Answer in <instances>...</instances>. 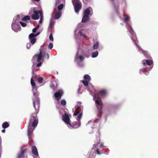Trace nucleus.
<instances>
[{
  "label": "nucleus",
  "mask_w": 158,
  "mask_h": 158,
  "mask_svg": "<svg viewBox=\"0 0 158 158\" xmlns=\"http://www.w3.org/2000/svg\"><path fill=\"white\" fill-rule=\"evenodd\" d=\"M142 71L143 73L146 75H148V72L147 70L146 69H143L141 70Z\"/></svg>",
  "instance_id": "nucleus-33"
},
{
  "label": "nucleus",
  "mask_w": 158,
  "mask_h": 158,
  "mask_svg": "<svg viewBox=\"0 0 158 158\" xmlns=\"http://www.w3.org/2000/svg\"><path fill=\"white\" fill-rule=\"evenodd\" d=\"M39 63L38 64H37L36 65L37 67H39L42 64V63L40 62V61Z\"/></svg>",
  "instance_id": "nucleus-47"
},
{
  "label": "nucleus",
  "mask_w": 158,
  "mask_h": 158,
  "mask_svg": "<svg viewBox=\"0 0 158 158\" xmlns=\"http://www.w3.org/2000/svg\"><path fill=\"white\" fill-rule=\"evenodd\" d=\"M98 141H97V142H96V143H95L93 145L94 147L95 148H96L98 145V144H99V143H100V138L99 137L98 138Z\"/></svg>",
  "instance_id": "nucleus-31"
},
{
  "label": "nucleus",
  "mask_w": 158,
  "mask_h": 158,
  "mask_svg": "<svg viewBox=\"0 0 158 158\" xmlns=\"http://www.w3.org/2000/svg\"><path fill=\"white\" fill-rule=\"evenodd\" d=\"M50 87L53 90H56V89L57 87L56 86H55L53 84H52L50 85Z\"/></svg>",
  "instance_id": "nucleus-36"
},
{
  "label": "nucleus",
  "mask_w": 158,
  "mask_h": 158,
  "mask_svg": "<svg viewBox=\"0 0 158 158\" xmlns=\"http://www.w3.org/2000/svg\"><path fill=\"white\" fill-rule=\"evenodd\" d=\"M142 62L144 66H145L146 65L150 66L153 64V61L150 60H143Z\"/></svg>",
  "instance_id": "nucleus-11"
},
{
  "label": "nucleus",
  "mask_w": 158,
  "mask_h": 158,
  "mask_svg": "<svg viewBox=\"0 0 158 158\" xmlns=\"http://www.w3.org/2000/svg\"><path fill=\"white\" fill-rule=\"evenodd\" d=\"M127 28L128 29V31L131 34L133 35H134V31L133 30L131 27V25L128 24V23H127Z\"/></svg>",
  "instance_id": "nucleus-20"
},
{
  "label": "nucleus",
  "mask_w": 158,
  "mask_h": 158,
  "mask_svg": "<svg viewBox=\"0 0 158 158\" xmlns=\"http://www.w3.org/2000/svg\"><path fill=\"white\" fill-rule=\"evenodd\" d=\"M93 9L91 7L87 8L84 11V15L89 16L90 14V12L92 11Z\"/></svg>",
  "instance_id": "nucleus-14"
},
{
  "label": "nucleus",
  "mask_w": 158,
  "mask_h": 158,
  "mask_svg": "<svg viewBox=\"0 0 158 158\" xmlns=\"http://www.w3.org/2000/svg\"><path fill=\"white\" fill-rule=\"evenodd\" d=\"M78 52L77 53V54L76 56V60H79L80 61H83L84 60V58L83 56L81 55L78 56Z\"/></svg>",
  "instance_id": "nucleus-21"
},
{
  "label": "nucleus",
  "mask_w": 158,
  "mask_h": 158,
  "mask_svg": "<svg viewBox=\"0 0 158 158\" xmlns=\"http://www.w3.org/2000/svg\"><path fill=\"white\" fill-rule=\"evenodd\" d=\"M33 94H34V95H35V93H34Z\"/></svg>",
  "instance_id": "nucleus-55"
},
{
  "label": "nucleus",
  "mask_w": 158,
  "mask_h": 158,
  "mask_svg": "<svg viewBox=\"0 0 158 158\" xmlns=\"http://www.w3.org/2000/svg\"><path fill=\"white\" fill-rule=\"evenodd\" d=\"M99 46V43L98 42H97L96 44L94 45L93 47V49L95 50L98 49Z\"/></svg>",
  "instance_id": "nucleus-28"
},
{
  "label": "nucleus",
  "mask_w": 158,
  "mask_h": 158,
  "mask_svg": "<svg viewBox=\"0 0 158 158\" xmlns=\"http://www.w3.org/2000/svg\"><path fill=\"white\" fill-rule=\"evenodd\" d=\"M63 92L61 90H59L58 92H56L54 94V96L56 98V99L57 100H59L61 98L63 94Z\"/></svg>",
  "instance_id": "nucleus-9"
},
{
  "label": "nucleus",
  "mask_w": 158,
  "mask_h": 158,
  "mask_svg": "<svg viewBox=\"0 0 158 158\" xmlns=\"http://www.w3.org/2000/svg\"><path fill=\"white\" fill-rule=\"evenodd\" d=\"M37 29L35 27L32 30V32L33 33H35L36 31L37 30Z\"/></svg>",
  "instance_id": "nucleus-45"
},
{
  "label": "nucleus",
  "mask_w": 158,
  "mask_h": 158,
  "mask_svg": "<svg viewBox=\"0 0 158 158\" xmlns=\"http://www.w3.org/2000/svg\"><path fill=\"white\" fill-rule=\"evenodd\" d=\"M27 149H25L24 150L22 149L20 153H19L18 155V158H21L23 157L24 154L27 152Z\"/></svg>",
  "instance_id": "nucleus-15"
},
{
  "label": "nucleus",
  "mask_w": 158,
  "mask_h": 158,
  "mask_svg": "<svg viewBox=\"0 0 158 158\" xmlns=\"http://www.w3.org/2000/svg\"><path fill=\"white\" fill-rule=\"evenodd\" d=\"M30 17L29 16L27 15L24 17L22 19V21H25L27 20H30Z\"/></svg>",
  "instance_id": "nucleus-30"
},
{
  "label": "nucleus",
  "mask_w": 158,
  "mask_h": 158,
  "mask_svg": "<svg viewBox=\"0 0 158 158\" xmlns=\"http://www.w3.org/2000/svg\"><path fill=\"white\" fill-rule=\"evenodd\" d=\"M60 102L61 105L63 106H65L66 104V101L64 100H61Z\"/></svg>",
  "instance_id": "nucleus-34"
},
{
  "label": "nucleus",
  "mask_w": 158,
  "mask_h": 158,
  "mask_svg": "<svg viewBox=\"0 0 158 158\" xmlns=\"http://www.w3.org/2000/svg\"><path fill=\"white\" fill-rule=\"evenodd\" d=\"M142 53L143 54L144 56L148 59H149L151 57V56L149 55V53L147 51H146L143 49H141Z\"/></svg>",
  "instance_id": "nucleus-18"
},
{
  "label": "nucleus",
  "mask_w": 158,
  "mask_h": 158,
  "mask_svg": "<svg viewBox=\"0 0 158 158\" xmlns=\"http://www.w3.org/2000/svg\"><path fill=\"white\" fill-rule=\"evenodd\" d=\"M59 1H56V6L57 5L59 4Z\"/></svg>",
  "instance_id": "nucleus-49"
},
{
  "label": "nucleus",
  "mask_w": 158,
  "mask_h": 158,
  "mask_svg": "<svg viewBox=\"0 0 158 158\" xmlns=\"http://www.w3.org/2000/svg\"><path fill=\"white\" fill-rule=\"evenodd\" d=\"M44 56L45 57H46L47 59H48L49 58V54L48 53H44Z\"/></svg>",
  "instance_id": "nucleus-38"
},
{
  "label": "nucleus",
  "mask_w": 158,
  "mask_h": 158,
  "mask_svg": "<svg viewBox=\"0 0 158 158\" xmlns=\"http://www.w3.org/2000/svg\"><path fill=\"white\" fill-rule=\"evenodd\" d=\"M64 6V5L63 4H61L59 5L57 7V9L58 10V11H61V10L63 9Z\"/></svg>",
  "instance_id": "nucleus-29"
},
{
  "label": "nucleus",
  "mask_w": 158,
  "mask_h": 158,
  "mask_svg": "<svg viewBox=\"0 0 158 158\" xmlns=\"http://www.w3.org/2000/svg\"><path fill=\"white\" fill-rule=\"evenodd\" d=\"M100 96L98 92L94 94V100L95 99V105L98 110L97 116L100 118L101 117L102 114L103 108V104Z\"/></svg>",
  "instance_id": "nucleus-2"
},
{
  "label": "nucleus",
  "mask_w": 158,
  "mask_h": 158,
  "mask_svg": "<svg viewBox=\"0 0 158 158\" xmlns=\"http://www.w3.org/2000/svg\"><path fill=\"white\" fill-rule=\"evenodd\" d=\"M2 133H4V132H5V129H3V130H2Z\"/></svg>",
  "instance_id": "nucleus-52"
},
{
  "label": "nucleus",
  "mask_w": 158,
  "mask_h": 158,
  "mask_svg": "<svg viewBox=\"0 0 158 158\" xmlns=\"http://www.w3.org/2000/svg\"><path fill=\"white\" fill-rule=\"evenodd\" d=\"M19 23L21 26L23 27H25L27 26V24L26 23H23L22 22L20 21Z\"/></svg>",
  "instance_id": "nucleus-37"
},
{
  "label": "nucleus",
  "mask_w": 158,
  "mask_h": 158,
  "mask_svg": "<svg viewBox=\"0 0 158 158\" xmlns=\"http://www.w3.org/2000/svg\"><path fill=\"white\" fill-rule=\"evenodd\" d=\"M79 33L81 36H82L84 38H86L85 35L83 34L81 31H79Z\"/></svg>",
  "instance_id": "nucleus-42"
},
{
  "label": "nucleus",
  "mask_w": 158,
  "mask_h": 158,
  "mask_svg": "<svg viewBox=\"0 0 158 158\" xmlns=\"http://www.w3.org/2000/svg\"><path fill=\"white\" fill-rule=\"evenodd\" d=\"M82 115V113H80L78 116L76 117V119L77 121H79L81 118Z\"/></svg>",
  "instance_id": "nucleus-32"
},
{
  "label": "nucleus",
  "mask_w": 158,
  "mask_h": 158,
  "mask_svg": "<svg viewBox=\"0 0 158 158\" xmlns=\"http://www.w3.org/2000/svg\"><path fill=\"white\" fill-rule=\"evenodd\" d=\"M32 152L35 156H38L39 154L37 149L35 146H33L32 147Z\"/></svg>",
  "instance_id": "nucleus-13"
},
{
  "label": "nucleus",
  "mask_w": 158,
  "mask_h": 158,
  "mask_svg": "<svg viewBox=\"0 0 158 158\" xmlns=\"http://www.w3.org/2000/svg\"><path fill=\"white\" fill-rule=\"evenodd\" d=\"M40 34V32H38L36 34H34V36H35V37H36L37 35H38Z\"/></svg>",
  "instance_id": "nucleus-48"
},
{
  "label": "nucleus",
  "mask_w": 158,
  "mask_h": 158,
  "mask_svg": "<svg viewBox=\"0 0 158 158\" xmlns=\"http://www.w3.org/2000/svg\"><path fill=\"white\" fill-rule=\"evenodd\" d=\"M86 56L87 57H89V56H87V55H86Z\"/></svg>",
  "instance_id": "nucleus-53"
},
{
  "label": "nucleus",
  "mask_w": 158,
  "mask_h": 158,
  "mask_svg": "<svg viewBox=\"0 0 158 158\" xmlns=\"http://www.w3.org/2000/svg\"><path fill=\"white\" fill-rule=\"evenodd\" d=\"M53 46V45L52 44V43H50L49 44V45L48 46V48L50 49H51L52 48Z\"/></svg>",
  "instance_id": "nucleus-39"
},
{
  "label": "nucleus",
  "mask_w": 158,
  "mask_h": 158,
  "mask_svg": "<svg viewBox=\"0 0 158 158\" xmlns=\"http://www.w3.org/2000/svg\"><path fill=\"white\" fill-rule=\"evenodd\" d=\"M62 118L63 120L68 125L69 123L70 122H71L69 115L67 113H65L64 115H63Z\"/></svg>",
  "instance_id": "nucleus-7"
},
{
  "label": "nucleus",
  "mask_w": 158,
  "mask_h": 158,
  "mask_svg": "<svg viewBox=\"0 0 158 158\" xmlns=\"http://www.w3.org/2000/svg\"><path fill=\"white\" fill-rule=\"evenodd\" d=\"M80 121H77L74 122L72 123H71V122H70L68 125V126L69 127H71L73 128H76L80 127Z\"/></svg>",
  "instance_id": "nucleus-5"
},
{
  "label": "nucleus",
  "mask_w": 158,
  "mask_h": 158,
  "mask_svg": "<svg viewBox=\"0 0 158 158\" xmlns=\"http://www.w3.org/2000/svg\"><path fill=\"white\" fill-rule=\"evenodd\" d=\"M39 12L40 13V19L39 21V23H40L41 24L42 23L43 20V14L42 10H39Z\"/></svg>",
  "instance_id": "nucleus-24"
},
{
  "label": "nucleus",
  "mask_w": 158,
  "mask_h": 158,
  "mask_svg": "<svg viewBox=\"0 0 158 158\" xmlns=\"http://www.w3.org/2000/svg\"><path fill=\"white\" fill-rule=\"evenodd\" d=\"M62 15V11H58L55 14L54 16V19H59L61 16Z\"/></svg>",
  "instance_id": "nucleus-17"
},
{
  "label": "nucleus",
  "mask_w": 158,
  "mask_h": 158,
  "mask_svg": "<svg viewBox=\"0 0 158 158\" xmlns=\"http://www.w3.org/2000/svg\"><path fill=\"white\" fill-rule=\"evenodd\" d=\"M84 80L81 81L85 86H88L89 85V83L91 80L90 76L88 74H85L84 76Z\"/></svg>",
  "instance_id": "nucleus-4"
},
{
  "label": "nucleus",
  "mask_w": 158,
  "mask_h": 158,
  "mask_svg": "<svg viewBox=\"0 0 158 158\" xmlns=\"http://www.w3.org/2000/svg\"><path fill=\"white\" fill-rule=\"evenodd\" d=\"M39 26H40L39 25H38L36 27H35V28H36L37 29H38V28H39Z\"/></svg>",
  "instance_id": "nucleus-51"
},
{
  "label": "nucleus",
  "mask_w": 158,
  "mask_h": 158,
  "mask_svg": "<svg viewBox=\"0 0 158 158\" xmlns=\"http://www.w3.org/2000/svg\"><path fill=\"white\" fill-rule=\"evenodd\" d=\"M1 153L0 154V156H1Z\"/></svg>",
  "instance_id": "nucleus-54"
},
{
  "label": "nucleus",
  "mask_w": 158,
  "mask_h": 158,
  "mask_svg": "<svg viewBox=\"0 0 158 158\" xmlns=\"http://www.w3.org/2000/svg\"><path fill=\"white\" fill-rule=\"evenodd\" d=\"M49 39H50V40H51L52 41H53V36H52V34H51L49 36Z\"/></svg>",
  "instance_id": "nucleus-41"
},
{
  "label": "nucleus",
  "mask_w": 158,
  "mask_h": 158,
  "mask_svg": "<svg viewBox=\"0 0 158 158\" xmlns=\"http://www.w3.org/2000/svg\"><path fill=\"white\" fill-rule=\"evenodd\" d=\"M43 56L42 55V49H40V52L39 54H35L33 57V59L37 58V62H40L42 59Z\"/></svg>",
  "instance_id": "nucleus-6"
},
{
  "label": "nucleus",
  "mask_w": 158,
  "mask_h": 158,
  "mask_svg": "<svg viewBox=\"0 0 158 158\" xmlns=\"http://www.w3.org/2000/svg\"><path fill=\"white\" fill-rule=\"evenodd\" d=\"M31 44L30 43H27V47L28 49H30L31 47Z\"/></svg>",
  "instance_id": "nucleus-40"
},
{
  "label": "nucleus",
  "mask_w": 158,
  "mask_h": 158,
  "mask_svg": "<svg viewBox=\"0 0 158 158\" xmlns=\"http://www.w3.org/2000/svg\"><path fill=\"white\" fill-rule=\"evenodd\" d=\"M2 127L5 129L8 127L9 126V124L7 122H5L2 123Z\"/></svg>",
  "instance_id": "nucleus-23"
},
{
  "label": "nucleus",
  "mask_w": 158,
  "mask_h": 158,
  "mask_svg": "<svg viewBox=\"0 0 158 158\" xmlns=\"http://www.w3.org/2000/svg\"><path fill=\"white\" fill-rule=\"evenodd\" d=\"M54 25V23L52 22H50L49 24V27H52Z\"/></svg>",
  "instance_id": "nucleus-43"
},
{
  "label": "nucleus",
  "mask_w": 158,
  "mask_h": 158,
  "mask_svg": "<svg viewBox=\"0 0 158 158\" xmlns=\"http://www.w3.org/2000/svg\"><path fill=\"white\" fill-rule=\"evenodd\" d=\"M103 144L101 143L99 145V147L100 148H102V150H100V149H99V148H98L96 150L95 152H94L95 153H96L97 154L99 155L101 154L100 153V151H101L103 149Z\"/></svg>",
  "instance_id": "nucleus-16"
},
{
  "label": "nucleus",
  "mask_w": 158,
  "mask_h": 158,
  "mask_svg": "<svg viewBox=\"0 0 158 158\" xmlns=\"http://www.w3.org/2000/svg\"><path fill=\"white\" fill-rule=\"evenodd\" d=\"M98 51L93 52L92 53V57L93 58L96 57L98 55Z\"/></svg>",
  "instance_id": "nucleus-27"
},
{
  "label": "nucleus",
  "mask_w": 158,
  "mask_h": 158,
  "mask_svg": "<svg viewBox=\"0 0 158 158\" xmlns=\"http://www.w3.org/2000/svg\"><path fill=\"white\" fill-rule=\"evenodd\" d=\"M89 19V18L88 15H83L81 22L82 23H85L88 21Z\"/></svg>",
  "instance_id": "nucleus-19"
},
{
  "label": "nucleus",
  "mask_w": 158,
  "mask_h": 158,
  "mask_svg": "<svg viewBox=\"0 0 158 158\" xmlns=\"http://www.w3.org/2000/svg\"><path fill=\"white\" fill-rule=\"evenodd\" d=\"M33 104L35 109V112L31 115L29 119L27 130V135L29 138H31L33 130L37 126L38 123L37 115L39 112L40 106V100L39 98H37L33 100Z\"/></svg>",
  "instance_id": "nucleus-1"
},
{
  "label": "nucleus",
  "mask_w": 158,
  "mask_h": 158,
  "mask_svg": "<svg viewBox=\"0 0 158 158\" xmlns=\"http://www.w3.org/2000/svg\"><path fill=\"white\" fill-rule=\"evenodd\" d=\"M75 12L77 14L82 8V3L80 1H72Z\"/></svg>",
  "instance_id": "nucleus-3"
},
{
  "label": "nucleus",
  "mask_w": 158,
  "mask_h": 158,
  "mask_svg": "<svg viewBox=\"0 0 158 158\" xmlns=\"http://www.w3.org/2000/svg\"><path fill=\"white\" fill-rule=\"evenodd\" d=\"M43 78L41 77H39L38 79V81L40 83H42L43 82Z\"/></svg>",
  "instance_id": "nucleus-35"
},
{
  "label": "nucleus",
  "mask_w": 158,
  "mask_h": 158,
  "mask_svg": "<svg viewBox=\"0 0 158 158\" xmlns=\"http://www.w3.org/2000/svg\"><path fill=\"white\" fill-rule=\"evenodd\" d=\"M123 17H125L124 19V21L125 23H126L129 21L130 17L128 15H126L125 13H124Z\"/></svg>",
  "instance_id": "nucleus-22"
},
{
  "label": "nucleus",
  "mask_w": 158,
  "mask_h": 158,
  "mask_svg": "<svg viewBox=\"0 0 158 158\" xmlns=\"http://www.w3.org/2000/svg\"><path fill=\"white\" fill-rule=\"evenodd\" d=\"M31 86L36 90L37 89V88L35 85V82L33 80L32 78H31Z\"/></svg>",
  "instance_id": "nucleus-25"
},
{
  "label": "nucleus",
  "mask_w": 158,
  "mask_h": 158,
  "mask_svg": "<svg viewBox=\"0 0 158 158\" xmlns=\"http://www.w3.org/2000/svg\"><path fill=\"white\" fill-rule=\"evenodd\" d=\"M35 37L34 33H32L29 35L28 38L31 45H33L35 43L37 40Z\"/></svg>",
  "instance_id": "nucleus-8"
},
{
  "label": "nucleus",
  "mask_w": 158,
  "mask_h": 158,
  "mask_svg": "<svg viewBox=\"0 0 158 158\" xmlns=\"http://www.w3.org/2000/svg\"><path fill=\"white\" fill-rule=\"evenodd\" d=\"M107 90L105 89H102L100 90L98 92L99 94L101 97L106 96L107 94Z\"/></svg>",
  "instance_id": "nucleus-12"
},
{
  "label": "nucleus",
  "mask_w": 158,
  "mask_h": 158,
  "mask_svg": "<svg viewBox=\"0 0 158 158\" xmlns=\"http://www.w3.org/2000/svg\"><path fill=\"white\" fill-rule=\"evenodd\" d=\"M131 40H132V41H133V42L135 44H136V41H135V40L134 39V38H133L132 37H131Z\"/></svg>",
  "instance_id": "nucleus-46"
},
{
  "label": "nucleus",
  "mask_w": 158,
  "mask_h": 158,
  "mask_svg": "<svg viewBox=\"0 0 158 158\" xmlns=\"http://www.w3.org/2000/svg\"><path fill=\"white\" fill-rule=\"evenodd\" d=\"M94 156L93 154H90L89 156V158H94Z\"/></svg>",
  "instance_id": "nucleus-44"
},
{
  "label": "nucleus",
  "mask_w": 158,
  "mask_h": 158,
  "mask_svg": "<svg viewBox=\"0 0 158 158\" xmlns=\"http://www.w3.org/2000/svg\"><path fill=\"white\" fill-rule=\"evenodd\" d=\"M33 14L31 15L32 19L33 20L38 19H39L40 14L39 11H38L37 10H33Z\"/></svg>",
  "instance_id": "nucleus-10"
},
{
  "label": "nucleus",
  "mask_w": 158,
  "mask_h": 158,
  "mask_svg": "<svg viewBox=\"0 0 158 158\" xmlns=\"http://www.w3.org/2000/svg\"><path fill=\"white\" fill-rule=\"evenodd\" d=\"M80 108L79 107H77L76 109L75 112L74 113V115L75 116H76L79 114L80 112Z\"/></svg>",
  "instance_id": "nucleus-26"
},
{
  "label": "nucleus",
  "mask_w": 158,
  "mask_h": 158,
  "mask_svg": "<svg viewBox=\"0 0 158 158\" xmlns=\"http://www.w3.org/2000/svg\"><path fill=\"white\" fill-rule=\"evenodd\" d=\"M81 87H79L78 89V92L79 93H80V91L81 90Z\"/></svg>",
  "instance_id": "nucleus-50"
}]
</instances>
